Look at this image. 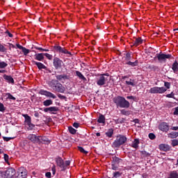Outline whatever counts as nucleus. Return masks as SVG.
<instances>
[{
  "label": "nucleus",
  "mask_w": 178,
  "mask_h": 178,
  "mask_svg": "<svg viewBox=\"0 0 178 178\" xmlns=\"http://www.w3.org/2000/svg\"><path fill=\"white\" fill-rule=\"evenodd\" d=\"M68 130L71 134H76L77 130H76L73 127H69Z\"/></svg>",
  "instance_id": "79ce46f5"
},
{
  "label": "nucleus",
  "mask_w": 178,
  "mask_h": 178,
  "mask_svg": "<svg viewBox=\"0 0 178 178\" xmlns=\"http://www.w3.org/2000/svg\"><path fill=\"white\" fill-rule=\"evenodd\" d=\"M44 56H46V58H47V59H49V60H52V55L48 54V53H44Z\"/></svg>",
  "instance_id": "603ef678"
},
{
  "label": "nucleus",
  "mask_w": 178,
  "mask_h": 178,
  "mask_svg": "<svg viewBox=\"0 0 178 178\" xmlns=\"http://www.w3.org/2000/svg\"><path fill=\"white\" fill-rule=\"evenodd\" d=\"M6 111V107L3 106V104L0 102V112H5Z\"/></svg>",
  "instance_id": "8fccbe9b"
},
{
  "label": "nucleus",
  "mask_w": 178,
  "mask_h": 178,
  "mask_svg": "<svg viewBox=\"0 0 178 178\" xmlns=\"http://www.w3.org/2000/svg\"><path fill=\"white\" fill-rule=\"evenodd\" d=\"M53 48H54V51L56 52H58V54H65V55H67V56H69V57L72 56V53L70 51H67V49H66V48H65V47L55 45L53 47Z\"/></svg>",
  "instance_id": "0eeeda50"
},
{
  "label": "nucleus",
  "mask_w": 178,
  "mask_h": 178,
  "mask_svg": "<svg viewBox=\"0 0 178 178\" xmlns=\"http://www.w3.org/2000/svg\"><path fill=\"white\" fill-rule=\"evenodd\" d=\"M44 53L36 54H35V60H39L41 62L44 60Z\"/></svg>",
  "instance_id": "b1692460"
},
{
  "label": "nucleus",
  "mask_w": 178,
  "mask_h": 178,
  "mask_svg": "<svg viewBox=\"0 0 178 178\" xmlns=\"http://www.w3.org/2000/svg\"><path fill=\"white\" fill-rule=\"evenodd\" d=\"M58 111H59V108L56 106H51L44 108V112H49L50 113H54L52 112H58Z\"/></svg>",
  "instance_id": "f3484780"
},
{
  "label": "nucleus",
  "mask_w": 178,
  "mask_h": 178,
  "mask_svg": "<svg viewBox=\"0 0 178 178\" xmlns=\"http://www.w3.org/2000/svg\"><path fill=\"white\" fill-rule=\"evenodd\" d=\"M127 142V138L123 135H118L116 139L112 144L113 148H120L121 145L125 144Z\"/></svg>",
  "instance_id": "f03ea898"
},
{
  "label": "nucleus",
  "mask_w": 178,
  "mask_h": 178,
  "mask_svg": "<svg viewBox=\"0 0 178 178\" xmlns=\"http://www.w3.org/2000/svg\"><path fill=\"white\" fill-rule=\"evenodd\" d=\"M125 65H128L129 66H131V67H134L136 66H138V60H135L134 62L128 61L125 63Z\"/></svg>",
  "instance_id": "cd10ccee"
},
{
  "label": "nucleus",
  "mask_w": 178,
  "mask_h": 178,
  "mask_svg": "<svg viewBox=\"0 0 178 178\" xmlns=\"http://www.w3.org/2000/svg\"><path fill=\"white\" fill-rule=\"evenodd\" d=\"M56 78L57 79V81H62V80H69L70 79V76H69L67 74H60V75H56Z\"/></svg>",
  "instance_id": "dca6fc26"
},
{
  "label": "nucleus",
  "mask_w": 178,
  "mask_h": 178,
  "mask_svg": "<svg viewBox=\"0 0 178 178\" xmlns=\"http://www.w3.org/2000/svg\"><path fill=\"white\" fill-rule=\"evenodd\" d=\"M17 175L15 176L16 178H26L27 176V172L25 169L19 168L17 172Z\"/></svg>",
  "instance_id": "ddd939ff"
},
{
  "label": "nucleus",
  "mask_w": 178,
  "mask_h": 178,
  "mask_svg": "<svg viewBox=\"0 0 178 178\" xmlns=\"http://www.w3.org/2000/svg\"><path fill=\"white\" fill-rule=\"evenodd\" d=\"M105 115L99 114V118L97 119V123L102 124L104 126H105Z\"/></svg>",
  "instance_id": "5701e85b"
},
{
  "label": "nucleus",
  "mask_w": 178,
  "mask_h": 178,
  "mask_svg": "<svg viewBox=\"0 0 178 178\" xmlns=\"http://www.w3.org/2000/svg\"><path fill=\"white\" fill-rule=\"evenodd\" d=\"M54 104L51 99H47L43 102L44 106H51Z\"/></svg>",
  "instance_id": "473e14b6"
},
{
  "label": "nucleus",
  "mask_w": 178,
  "mask_h": 178,
  "mask_svg": "<svg viewBox=\"0 0 178 178\" xmlns=\"http://www.w3.org/2000/svg\"><path fill=\"white\" fill-rule=\"evenodd\" d=\"M164 86H165V87H166V88H168V89L170 88V83H169V82H165V83H164Z\"/></svg>",
  "instance_id": "bf43d9fd"
},
{
  "label": "nucleus",
  "mask_w": 178,
  "mask_h": 178,
  "mask_svg": "<svg viewBox=\"0 0 178 178\" xmlns=\"http://www.w3.org/2000/svg\"><path fill=\"white\" fill-rule=\"evenodd\" d=\"M6 51H8V49L0 43V52H6Z\"/></svg>",
  "instance_id": "09e8293b"
},
{
  "label": "nucleus",
  "mask_w": 178,
  "mask_h": 178,
  "mask_svg": "<svg viewBox=\"0 0 178 178\" xmlns=\"http://www.w3.org/2000/svg\"><path fill=\"white\" fill-rule=\"evenodd\" d=\"M24 55L25 56H27V55H29V54H30V49H26V47H24L22 49Z\"/></svg>",
  "instance_id": "58836bf2"
},
{
  "label": "nucleus",
  "mask_w": 178,
  "mask_h": 178,
  "mask_svg": "<svg viewBox=\"0 0 178 178\" xmlns=\"http://www.w3.org/2000/svg\"><path fill=\"white\" fill-rule=\"evenodd\" d=\"M113 102L115 104L117 108H130V102L126 100L124 97L117 96L113 99Z\"/></svg>",
  "instance_id": "f257e3e1"
},
{
  "label": "nucleus",
  "mask_w": 178,
  "mask_h": 178,
  "mask_svg": "<svg viewBox=\"0 0 178 178\" xmlns=\"http://www.w3.org/2000/svg\"><path fill=\"white\" fill-rule=\"evenodd\" d=\"M170 130H174L175 131H176L177 130H178V127H171Z\"/></svg>",
  "instance_id": "338daca9"
},
{
  "label": "nucleus",
  "mask_w": 178,
  "mask_h": 178,
  "mask_svg": "<svg viewBox=\"0 0 178 178\" xmlns=\"http://www.w3.org/2000/svg\"><path fill=\"white\" fill-rule=\"evenodd\" d=\"M106 137H108L109 138H112V136H113V129H109L106 133H105Z\"/></svg>",
  "instance_id": "72a5a7b5"
},
{
  "label": "nucleus",
  "mask_w": 178,
  "mask_h": 178,
  "mask_svg": "<svg viewBox=\"0 0 178 178\" xmlns=\"http://www.w3.org/2000/svg\"><path fill=\"white\" fill-rule=\"evenodd\" d=\"M8 66V63L2 61L0 62V69H5V67H6Z\"/></svg>",
  "instance_id": "de8ad7c7"
},
{
  "label": "nucleus",
  "mask_w": 178,
  "mask_h": 178,
  "mask_svg": "<svg viewBox=\"0 0 178 178\" xmlns=\"http://www.w3.org/2000/svg\"><path fill=\"white\" fill-rule=\"evenodd\" d=\"M6 95H7V99H13V101L16 99V97H13L10 92L6 93Z\"/></svg>",
  "instance_id": "ea45409f"
},
{
  "label": "nucleus",
  "mask_w": 178,
  "mask_h": 178,
  "mask_svg": "<svg viewBox=\"0 0 178 178\" xmlns=\"http://www.w3.org/2000/svg\"><path fill=\"white\" fill-rule=\"evenodd\" d=\"M3 158H4V161H5L6 163H8V165H10L9 164V155L4 154Z\"/></svg>",
  "instance_id": "a18cd8bd"
},
{
  "label": "nucleus",
  "mask_w": 178,
  "mask_h": 178,
  "mask_svg": "<svg viewBox=\"0 0 178 178\" xmlns=\"http://www.w3.org/2000/svg\"><path fill=\"white\" fill-rule=\"evenodd\" d=\"M45 176L47 178H51V172H46Z\"/></svg>",
  "instance_id": "69168bd1"
},
{
  "label": "nucleus",
  "mask_w": 178,
  "mask_h": 178,
  "mask_svg": "<svg viewBox=\"0 0 178 178\" xmlns=\"http://www.w3.org/2000/svg\"><path fill=\"white\" fill-rule=\"evenodd\" d=\"M16 175V170L15 168H8L6 171L1 172L3 178H12Z\"/></svg>",
  "instance_id": "39448f33"
},
{
  "label": "nucleus",
  "mask_w": 178,
  "mask_h": 178,
  "mask_svg": "<svg viewBox=\"0 0 178 178\" xmlns=\"http://www.w3.org/2000/svg\"><path fill=\"white\" fill-rule=\"evenodd\" d=\"M172 147H177L178 145V140L177 139H174L172 140L171 143Z\"/></svg>",
  "instance_id": "c03bdc74"
},
{
  "label": "nucleus",
  "mask_w": 178,
  "mask_h": 178,
  "mask_svg": "<svg viewBox=\"0 0 178 178\" xmlns=\"http://www.w3.org/2000/svg\"><path fill=\"white\" fill-rule=\"evenodd\" d=\"M6 34H8V37H10V38H12L13 37V34L10 33V32H9V31H6Z\"/></svg>",
  "instance_id": "0e129e2a"
},
{
  "label": "nucleus",
  "mask_w": 178,
  "mask_h": 178,
  "mask_svg": "<svg viewBox=\"0 0 178 178\" xmlns=\"http://www.w3.org/2000/svg\"><path fill=\"white\" fill-rule=\"evenodd\" d=\"M172 69L174 72V73H177L178 72V63L177 60H175L172 66Z\"/></svg>",
  "instance_id": "c85d7f7f"
},
{
  "label": "nucleus",
  "mask_w": 178,
  "mask_h": 178,
  "mask_svg": "<svg viewBox=\"0 0 178 178\" xmlns=\"http://www.w3.org/2000/svg\"><path fill=\"white\" fill-rule=\"evenodd\" d=\"M168 178H178V173L177 171H172L170 172V176Z\"/></svg>",
  "instance_id": "f704fd0d"
},
{
  "label": "nucleus",
  "mask_w": 178,
  "mask_h": 178,
  "mask_svg": "<svg viewBox=\"0 0 178 178\" xmlns=\"http://www.w3.org/2000/svg\"><path fill=\"white\" fill-rule=\"evenodd\" d=\"M159 148L161 151H164V152H168V151H170V147L169 146V145L161 144L159 145Z\"/></svg>",
  "instance_id": "aec40b11"
},
{
  "label": "nucleus",
  "mask_w": 178,
  "mask_h": 178,
  "mask_svg": "<svg viewBox=\"0 0 178 178\" xmlns=\"http://www.w3.org/2000/svg\"><path fill=\"white\" fill-rule=\"evenodd\" d=\"M51 143V141L49 140V139H48V138H47V136H39V142L38 144H49Z\"/></svg>",
  "instance_id": "2eb2a0df"
},
{
  "label": "nucleus",
  "mask_w": 178,
  "mask_h": 178,
  "mask_svg": "<svg viewBox=\"0 0 178 178\" xmlns=\"http://www.w3.org/2000/svg\"><path fill=\"white\" fill-rule=\"evenodd\" d=\"M78 151H80L82 154H85L86 155L88 154V152L86 151L81 146H78Z\"/></svg>",
  "instance_id": "a19ab883"
},
{
  "label": "nucleus",
  "mask_w": 178,
  "mask_h": 178,
  "mask_svg": "<svg viewBox=\"0 0 178 178\" xmlns=\"http://www.w3.org/2000/svg\"><path fill=\"white\" fill-rule=\"evenodd\" d=\"M32 63H33V65H35L38 67L39 70H42V69H44V70L47 69V66H45V65L42 64L40 62H37V61H35V60H32Z\"/></svg>",
  "instance_id": "a211bd4d"
},
{
  "label": "nucleus",
  "mask_w": 178,
  "mask_h": 178,
  "mask_svg": "<svg viewBox=\"0 0 178 178\" xmlns=\"http://www.w3.org/2000/svg\"><path fill=\"white\" fill-rule=\"evenodd\" d=\"M127 99H133L134 101H136V97H134V96H127Z\"/></svg>",
  "instance_id": "680f3d73"
},
{
  "label": "nucleus",
  "mask_w": 178,
  "mask_h": 178,
  "mask_svg": "<svg viewBox=\"0 0 178 178\" xmlns=\"http://www.w3.org/2000/svg\"><path fill=\"white\" fill-rule=\"evenodd\" d=\"M35 49L40 51V52H44V49H42V47H35Z\"/></svg>",
  "instance_id": "e2e57ef3"
},
{
  "label": "nucleus",
  "mask_w": 178,
  "mask_h": 178,
  "mask_svg": "<svg viewBox=\"0 0 178 178\" xmlns=\"http://www.w3.org/2000/svg\"><path fill=\"white\" fill-rule=\"evenodd\" d=\"M147 69L151 70L152 72H158L159 70V67L154 65H150L147 67Z\"/></svg>",
  "instance_id": "bb28decb"
},
{
  "label": "nucleus",
  "mask_w": 178,
  "mask_h": 178,
  "mask_svg": "<svg viewBox=\"0 0 178 178\" xmlns=\"http://www.w3.org/2000/svg\"><path fill=\"white\" fill-rule=\"evenodd\" d=\"M143 40H142L141 38H137L135 39V40L133 42V47H138V45H141L143 42Z\"/></svg>",
  "instance_id": "412c9836"
},
{
  "label": "nucleus",
  "mask_w": 178,
  "mask_h": 178,
  "mask_svg": "<svg viewBox=\"0 0 178 178\" xmlns=\"http://www.w3.org/2000/svg\"><path fill=\"white\" fill-rule=\"evenodd\" d=\"M53 66L56 70H60L63 66V60L58 57H54L53 59Z\"/></svg>",
  "instance_id": "423d86ee"
},
{
  "label": "nucleus",
  "mask_w": 178,
  "mask_h": 178,
  "mask_svg": "<svg viewBox=\"0 0 178 178\" xmlns=\"http://www.w3.org/2000/svg\"><path fill=\"white\" fill-rule=\"evenodd\" d=\"M22 116L23 118H24L25 119L24 122L26 123V124L31 122V117H30L27 114H22Z\"/></svg>",
  "instance_id": "7c9ffc66"
},
{
  "label": "nucleus",
  "mask_w": 178,
  "mask_h": 178,
  "mask_svg": "<svg viewBox=\"0 0 178 178\" xmlns=\"http://www.w3.org/2000/svg\"><path fill=\"white\" fill-rule=\"evenodd\" d=\"M56 162L57 163V166H59V168H65V163L61 157L56 158Z\"/></svg>",
  "instance_id": "6ab92c4d"
},
{
  "label": "nucleus",
  "mask_w": 178,
  "mask_h": 178,
  "mask_svg": "<svg viewBox=\"0 0 178 178\" xmlns=\"http://www.w3.org/2000/svg\"><path fill=\"white\" fill-rule=\"evenodd\" d=\"M8 45H9V50L10 51H12V48H16V47L12 43H8Z\"/></svg>",
  "instance_id": "052dcab7"
},
{
  "label": "nucleus",
  "mask_w": 178,
  "mask_h": 178,
  "mask_svg": "<svg viewBox=\"0 0 178 178\" xmlns=\"http://www.w3.org/2000/svg\"><path fill=\"white\" fill-rule=\"evenodd\" d=\"M158 59L159 62H161V60H166V59H170L172 58L171 54H165L163 53L156 54V56L154 58V59Z\"/></svg>",
  "instance_id": "1a4fd4ad"
},
{
  "label": "nucleus",
  "mask_w": 178,
  "mask_h": 178,
  "mask_svg": "<svg viewBox=\"0 0 178 178\" xmlns=\"http://www.w3.org/2000/svg\"><path fill=\"white\" fill-rule=\"evenodd\" d=\"M140 154L142 155V156H143L144 158H147L148 156H151V153L147 152L145 150H142L140 151Z\"/></svg>",
  "instance_id": "e433bc0d"
},
{
  "label": "nucleus",
  "mask_w": 178,
  "mask_h": 178,
  "mask_svg": "<svg viewBox=\"0 0 178 178\" xmlns=\"http://www.w3.org/2000/svg\"><path fill=\"white\" fill-rule=\"evenodd\" d=\"M125 59L126 60H130V59H131V54H130V53H127Z\"/></svg>",
  "instance_id": "4d7b16f0"
},
{
  "label": "nucleus",
  "mask_w": 178,
  "mask_h": 178,
  "mask_svg": "<svg viewBox=\"0 0 178 178\" xmlns=\"http://www.w3.org/2000/svg\"><path fill=\"white\" fill-rule=\"evenodd\" d=\"M122 115H124V116H129L130 115V111H126L124 109H122L120 111Z\"/></svg>",
  "instance_id": "37998d69"
},
{
  "label": "nucleus",
  "mask_w": 178,
  "mask_h": 178,
  "mask_svg": "<svg viewBox=\"0 0 178 178\" xmlns=\"http://www.w3.org/2000/svg\"><path fill=\"white\" fill-rule=\"evenodd\" d=\"M75 73L76 76L79 77L80 80H82V81H87V78H86L80 71H75Z\"/></svg>",
  "instance_id": "4be33fe9"
},
{
  "label": "nucleus",
  "mask_w": 178,
  "mask_h": 178,
  "mask_svg": "<svg viewBox=\"0 0 178 178\" xmlns=\"http://www.w3.org/2000/svg\"><path fill=\"white\" fill-rule=\"evenodd\" d=\"M174 115H178V106L175 108V111H174Z\"/></svg>",
  "instance_id": "774afa93"
},
{
  "label": "nucleus",
  "mask_w": 178,
  "mask_h": 178,
  "mask_svg": "<svg viewBox=\"0 0 178 178\" xmlns=\"http://www.w3.org/2000/svg\"><path fill=\"white\" fill-rule=\"evenodd\" d=\"M167 90L165 87L155 86L150 88L149 92L150 94H163V92H166Z\"/></svg>",
  "instance_id": "6e6552de"
},
{
  "label": "nucleus",
  "mask_w": 178,
  "mask_h": 178,
  "mask_svg": "<svg viewBox=\"0 0 178 178\" xmlns=\"http://www.w3.org/2000/svg\"><path fill=\"white\" fill-rule=\"evenodd\" d=\"M124 118H118L113 120L115 124H123V123H124Z\"/></svg>",
  "instance_id": "2f4dec72"
},
{
  "label": "nucleus",
  "mask_w": 178,
  "mask_h": 178,
  "mask_svg": "<svg viewBox=\"0 0 178 178\" xmlns=\"http://www.w3.org/2000/svg\"><path fill=\"white\" fill-rule=\"evenodd\" d=\"M159 129L161 130V131L168 133V131L170 130L169 124L168 122H163L159 124Z\"/></svg>",
  "instance_id": "f8f14e48"
},
{
  "label": "nucleus",
  "mask_w": 178,
  "mask_h": 178,
  "mask_svg": "<svg viewBox=\"0 0 178 178\" xmlns=\"http://www.w3.org/2000/svg\"><path fill=\"white\" fill-rule=\"evenodd\" d=\"M3 139L4 141L8 143V141H10V140H15V137L3 136Z\"/></svg>",
  "instance_id": "49530a36"
},
{
  "label": "nucleus",
  "mask_w": 178,
  "mask_h": 178,
  "mask_svg": "<svg viewBox=\"0 0 178 178\" xmlns=\"http://www.w3.org/2000/svg\"><path fill=\"white\" fill-rule=\"evenodd\" d=\"M169 138H177L178 137V132L172 131L171 133L168 134Z\"/></svg>",
  "instance_id": "c756f323"
},
{
  "label": "nucleus",
  "mask_w": 178,
  "mask_h": 178,
  "mask_svg": "<svg viewBox=\"0 0 178 178\" xmlns=\"http://www.w3.org/2000/svg\"><path fill=\"white\" fill-rule=\"evenodd\" d=\"M40 136H37L35 134H29L28 136V140H30L33 144H38Z\"/></svg>",
  "instance_id": "4468645a"
},
{
  "label": "nucleus",
  "mask_w": 178,
  "mask_h": 178,
  "mask_svg": "<svg viewBox=\"0 0 178 178\" xmlns=\"http://www.w3.org/2000/svg\"><path fill=\"white\" fill-rule=\"evenodd\" d=\"M106 81H108V77L99 75V76L97 78L96 83L99 87H102V86L106 84Z\"/></svg>",
  "instance_id": "9d476101"
},
{
  "label": "nucleus",
  "mask_w": 178,
  "mask_h": 178,
  "mask_svg": "<svg viewBox=\"0 0 178 178\" xmlns=\"http://www.w3.org/2000/svg\"><path fill=\"white\" fill-rule=\"evenodd\" d=\"M39 94H40V95H45V97H48L49 98H53V99H56V95L48 90H40Z\"/></svg>",
  "instance_id": "9b49d317"
},
{
  "label": "nucleus",
  "mask_w": 178,
  "mask_h": 178,
  "mask_svg": "<svg viewBox=\"0 0 178 178\" xmlns=\"http://www.w3.org/2000/svg\"><path fill=\"white\" fill-rule=\"evenodd\" d=\"M167 98H173L175 99V93H173V92H172L170 94H168L166 95Z\"/></svg>",
  "instance_id": "6e6d98bb"
},
{
  "label": "nucleus",
  "mask_w": 178,
  "mask_h": 178,
  "mask_svg": "<svg viewBox=\"0 0 178 178\" xmlns=\"http://www.w3.org/2000/svg\"><path fill=\"white\" fill-rule=\"evenodd\" d=\"M26 124L29 126L30 130H33L35 127V125H34V124L31 123V122H29Z\"/></svg>",
  "instance_id": "5fc2aeb1"
},
{
  "label": "nucleus",
  "mask_w": 178,
  "mask_h": 178,
  "mask_svg": "<svg viewBox=\"0 0 178 178\" xmlns=\"http://www.w3.org/2000/svg\"><path fill=\"white\" fill-rule=\"evenodd\" d=\"M138 144H140V140L138 138H136L134 140L131 147H132V148H135L136 149H138Z\"/></svg>",
  "instance_id": "a878e982"
},
{
  "label": "nucleus",
  "mask_w": 178,
  "mask_h": 178,
  "mask_svg": "<svg viewBox=\"0 0 178 178\" xmlns=\"http://www.w3.org/2000/svg\"><path fill=\"white\" fill-rule=\"evenodd\" d=\"M50 86L57 92H65V86L62 85V83H59L58 80H52L50 82Z\"/></svg>",
  "instance_id": "7ed1b4c3"
},
{
  "label": "nucleus",
  "mask_w": 178,
  "mask_h": 178,
  "mask_svg": "<svg viewBox=\"0 0 178 178\" xmlns=\"http://www.w3.org/2000/svg\"><path fill=\"white\" fill-rule=\"evenodd\" d=\"M148 137L150 140H155L156 138V136L153 133L149 134Z\"/></svg>",
  "instance_id": "864d4df0"
},
{
  "label": "nucleus",
  "mask_w": 178,
  "mask_h": 178,
  "mask_svg": "<svg viewBox=\"0 0 178 178\" xmlns=\"http://www.w3.org/2000/svg\"><path fill=\"white\" fill-rule=\"evenodd\" d=\"M57 97L60 99H63L64 101H67V97H66V96L62 95L61 94H58Z\"/></svg>",
  "instance_id": "3c124183"
},
{
  "label": "nucleus",
  "mask_w": 178,
  "mask_h": 178,
  "mask_svg": "<svg viewBox=\"0 0 178 178\" xmlns=\"http://www.w3.org/2000/svg\"><path fill=\"white\" fill-rule=\"evenodd\" d=\"M125 84H127V86H131V87H134L136 86V83H134V79H131L129 81H126Z\"/></svg>",
  "instance_id": "c9c22d12"
},
{
  "label": "nucleus",
  "mask_w": 178,
  "mask_h": 178,
  "mask_svg": "<svg viewBox=\"0 0 178 178\" xmlns=\"http://www.w3.org/2000/svg\"><path fill=\"white\" fill-rule=\"evenodd\" d=\"M4 80H6L8 83H11V84H15V79L11 76H8L6 74L3 75Z\"/></svg>",
  "instance_id": "393cba45"
},
{
  "label": "nucleus",
  "mask_w": 178,
  "mask_h": 178,
  "mask_svg": "<svg viewBox=\"0 0 178 178\" xmlns=\"http://www.w3.org/2000/svg\"><path fill=\"white\" fill-rule=\"evenodd\" d=\"M123 162V160L116 156L112 157L111 169L112 170H119V165Z\"/></svg>",
  "instance_id": "20e7f679"
},
{
  "label": "nucleus",
  "mask_w": 178,
  "mask_h": 178,
  "mask_svg": "<svg viewBox=\"0 0 178 178\" xmlns=\"http://www.w3.org/2000/svg\"><path fill=\"white\" fill-rule=\"evenodd\" d=\"M120 176H122V172L119 171H116L113 173V178H119Z\"/></svg>",
  "instance_id": "4c0bfd02"
},
{
  "label": "nucleus",
  "mask_w": 178,
  "mask_h": 178,
  "mask_svg": "<svg viewBox=\"0 0 178 178\" xmlns=\"http://www.w3.org/2000/svg\"><path fill=\"white\" fill-rule=\"evenodd\" d=\"M73 127H75V129H79V127H80V123H79V122H74L73 123Z\"/></svg>",
  "instance_id": "13d9d810"
}]
</instances>
